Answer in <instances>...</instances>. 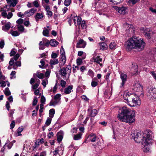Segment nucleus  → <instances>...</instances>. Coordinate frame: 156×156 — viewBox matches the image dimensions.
<instances>
[{
  "instance_id": "obj_1",
  "label": "nucleus",
  "mask_w": 156,
  "mask_h": 156,
  "mask_svg": "<svg viewBox=\"0 0 156 156\" xmlns=\"http://www.w3.org/2000/svg\"><path fill=\"white\" fill-rule=\"evenodd\" d=\"M118 117L122 122L128 123H132L135 119V112L128 108L124 106L119 109Z\"/></svg>"
},
{
  "instance_id": "obj_2",
  "label": "nucleus",
  "mask_w": 156,
  "mask_h": 156,
  "mask_svg": "<svg viewBox=\"0 0 156 156\" xmlns=\"http://www.w3.org/2000/svg\"><path fill=\"white\" fill-rule=\"evenodd\" d=\"M125 46L127 51H131L132 49L136 47V37H133L129 38L125 44Z\"/></svg>"
},
{
  "instance_id": "obj_3",
  "label": "nucleus",
  "mask_w": 156,
  "mask_h": 156,
  "mask_svg": "<svg viewBox=\"0 0 156 156\" xmlns=\"http://www.w3.org/2000/svg\"><path fill=\"white\" fill-rule=\"evenodd\" d=\"M147 96L150 99L156 98V88L153 87L150 88L147 91Z\"/></svg>"
},
{
  "instance_id": "obj_4",
  "label": "nucleus",
  "mask_w": 156,
  "mask_h": 156,
  "mask_svg": "<svg viewBox=\"0 0 156 156\" xmlns=\"http://www.w3.org/2000/svg\"><path fill=\"white\" fill-rule=\"evenodd\" d=\"M144 136H145L144 141H151V140H152L154 137L153 133L149 129H147L144 131Z\"/></svg>"
},
{
  "instance_id": "obj_5",
  "label": "nucleus",
  "mask_w": 156,
  "mask_h": 156,
  "mask_svg": "<svg viewBox=\"0 0 156 156\" xmlns=\"http://www.w3.org/2000/svg\"><path fill=\"white\" fill-rule=\"evenodd\" d=\"M71 66L70 65H68L66 67H63L61 69L59 72L61 74L63 77H66V75L68 74L69 75L71 73ZM64 78V77H63Z\"/></svg>"
},
{
  "instance_id": "obj_6",
  "label": "nucleus",
  "mask_w": 156,
  "mask_h": 156,
  "mask_svg": "<svg viewBox=\"0 0 156 156\" xmlns=\"http://www.w3.org/2000/svg\"><path fill=\"white\" fill-rule=\"evenodd\" d=\"M145 45V42L143 39H140L138 40L137 37V51H140L143 50Z\"/></svg>"
},
{
  "instance_id": "obj_7",
  "label": "nucleus",
  "mask_w": 156,
  "mask_h": 156,
  "mask_svg": "<svg viewBox=\"0 0 156 156\" xmlns=\"http://www.w3.org/2000/svg\"><path fill=\"white\" fill-rule=\"evenodd\" d=\"M152 143L151 141H144V142L143 144H142L144 145V147L143 148V150L144 152L147 153L150 152Z\"/></svg>"
},
{
  "instance_id": "obj_8",
  "label": "nucleus",
  "mask_w": 156,
  "mask_h": 156,
  "mask_svg": "<svg viewBox=\"0 0 156 156\" xmlns=\"http://www.w3.org/2000/svg\"><path fill=\"white\" fill-rule=\"evenodd\" d=\"M137 139H138L139 142L141 143L142 144H143L144 142V141L145 136H144V133L142 131H140L137 132Z\"/></svg>"
},
{
  "instance_id": "obj_9",
  "label": "nucleus",
  "mask_w": 156,
  "mask_h": 156,
  "mask_svg": "<svg viewBox=\"0 0 156 156\" xmlns=\"http://www.w3.org/2000/svg\"><path fill=\"white\" fill-rule=\"evenodd\" d=\"M143 87L140 83H137V97H143L144 96Z\"/></svg>"
},
{
  "instance_id": "obj_10",
  "label": "nucleus",
  "mask_w": 156,
  "mask_h": 156,
  "mask_svg": "<svg viewBox=\"0 0 156 156\" xmlns=\"http://www.w3.org/2000/svg\"><path fill=\"white\" fill-rule=\"evenodd\" d=\"M153 32L149 28H146L144 30V35L148 39H150L152 36Z\"/></svg>"
},
{
  "instance_id": "obj_11",
  "label": "nucleus",
  "mask_w": 156,
  "mask_h": 156,
  "mask_svg": "<svg viewBox=\"0 0 156 156\" xmlns=\"http://www.w3.org/2000/svg\"><path fill=\"white\" fill-rule=\"evenodd\" d=\"M120 75V78L122 80V83H121V87H122L123 86L126 81L127 80V75L125 74L124 73L122 72H119Z\"/></svg>"
},
{
  "instance_id": "obj_12",
  "label": "nucleus",
  "mask_w": 156,
  "mask_h": 156,
  "mask_svg": "<svg viewBox=\"0 0 156 156\" xmlns=\"http://www.w3.org/2000/svg\"><path fill=\"white\" fill-rule=\"evenodd\" d=\"M92 107H90L88 108L87 111L89 112L91 110L89 115L90 117H94L97 115L98 112L96 109H94L92 110Z\"/></svg>"
},
{
  "instance_id": "obj_13",
  "label": "nucleus",
  "mask_w": 156,
  "mask_h": 156,
  "mask_svg": "<svg viewBox=\"0 0 156 156\" xmlns=\"http://www.w3.org/2000/svg\"><path fill=\"white\" fill-rule=\"evenodd\" d=\"M126 27H127L129 28L128 29L126 30V31L127 32L129 33V34H133L135 32V30H134V28L132 25H129L127 23H126L125 25Z\"/></svg>"
},
{
  "instance_id": "obj_14",
  "label": "nucleus",
  "mask_w": 156,
  "mask_h": 156,
  "mask_svg": "<svg viewBox=\"0 0 156 156\" xmlns=\"http://www.w3.org/2000/svg\"><path fill=\"white\" fill-rule=\"evenodd\" d=\"M86 43L83 39H80L77 43L76 47L77 48H84L86 46Z\"/></svg>"
},
{
  "instance_id": "obj_15",
  "label": "nucleus",
  "mask_w": 156,
  "mask_h": 156,
  "mask_svg": "<svg viewBox=\"0 0 156 156\" xmlns=\"http://www.w3.org/2000/svg\"><path fill=\"white\" fill-rule=\"evenodd\" d=\"M37 9L34 8H32L29 10H27L24 12V14H27V16L30 17L33 15L36 11Z\"/></svg>"
},
{
  "instance_id": "obj_16",
  "label": "nucleus",
  "mask_w": 156,
  "mask_h": 156,
  "mask_svg": "<svg viewBox=\"0 0 156 156\" xmlns=\"http://www.w3.org/2000/svg\"><path fill=\"white\" fill-rule=\"evenodd\" d=\"M93 59L94 62H96L98 64H99L101 66H102L103 64L100 63L101 62H102V58H100L99 56H98L96 57H94Z\"/></svg>"
},
{
  "instance_id": "obj_17",
  "label": "nucleus",
  "mask_w": 156,
  "mask_h": 156,
  "mask_svg": "<svg viewBox=\"0 0 156 156\" xmlns=\"http://www.w3.org/2000/svg\"><path fill=\"white\" fill-rule=\"evenodd\" d=\"M11 26V23L9 22H8L2 27V30L4 31H7L9 29Z\"/></svg>"
},
{
  "instance_id": "obj_18",
  "label": "nucleus",
  "mask_w": 156,
  "mask_h": 156,
  "mask_svg": "<svg viewBox=\"0 0 156 156\" xmlns=\"http://www.w3.org/2000/svg\"><path fill=\"white\" fill-rule=\"evenodd\" d=\"M73 88V85H70L69 86L65 88L64 89V93L66 94H69L72 91H73L72 90Z\"/></svg>"
},
{
  "instance_id": "obj_19",
  "label": "nucleus",
  "mask_w": 156,
  "mask_h": 156,
  "mask_svg": "<svg viewBox=\"0 0 156 156\" xmlns=\"http://www.w3.org/2000/svg\"><path fill=\"white\" fill-rule=\"evenodd\" d=\"M127 9V7H119L118 12L121 14H125L126 12Z\"/></svg>"
},
{
  "instance_id": "obj_20",
  "label": "nucleus",
  "mask_w": 156,
  "mask_h": 156,
  "mask_svg": "<svg viewBox=\"0 0 156 156\" xmlns=\"http://www.w3.org/2000/svg\"><path fill=\"white\" fill-rule=\"evenodd\" d=\"M58 42L55 39H52L49 41L50 44L52 47H55L58 44Z\"/></svg>"
},
{
  "instance_id": "obj_21",
  "label": "nucleus",
  "mask_w": 156,
  "mask_h": 156,
  "mask_svg": "<svg viewBox=\"0 0 156 156\" xmlns=\"http://www.w3.org/2000/svg\"><path fill=\"white\" fill-rule=\"evenodd\" d=\"M59 62L58 61L57 59H51L50 61V64L51 65L52 68H53V65H55L58 64Z\"/></svg>"
},
{
  "instance_id": "obj_22",
  "label": "nucleus",
  "mask_w": 156,
  "mask_h": 156,
  "mask_svg": "<svg viewBox=\"0 0 156 156\" xmlns=\"http://www.w3.org/2000/svg\"><path fill=\"white\" fill-rule=\"evenodd\" d=\"M88 138L91 142H94L96 141V136L94 134L92 133L89 136Z\"/></svg>"
},
{
  "instance_id": "obj_23",
  "label": "nucleus",
  "mask_w": 156,
  "mask_h": 156,
  "mask_svg": "<svg viewBox=\"0 0 156 156\" xmlns=\"http://www.w3.org/2000/svg\"><path fill=\"white\" fill-rule=\"evenodd\" d=\"M132 67L131 71L132 73L133 72V73H132V75H134L136 73V63H133L132 64Z\"/></svg>"
},
{
  "instance_id": "obj_24",
  "label": "nucleus",
  "mask_w": 156,
  "mask_h": 156,
  "mask_svg": "<svg viewBox=\"0 0 156 156\" xmlns=\"http://www.w3.org/2000/svg\"><path fill=\"white\" fill-rule=\"evenodd\" d=\"M43 17L42 14L40 13H37L36 15L34 16V17L37 22L38 21V19H41Z\"/></svg>"
},
{
  "instance_id": "obj_25",
  "label": "nucleus",
  "mask_w": 156,
  "mask_h": 156,
  "mask_svg": "<svg viewBox=\"0 0 156 156\" xmlns=\"http://www.w3.org/2000/svg\"><path fill=\"white\" fill-rule=\"evenodd\" d=\"M62 132V131H59L57 133V140L58 143H60L62 140L63 138V136L62 135H59Z\"/></svg>"
},
{
  "instance_id": "obj_26",
  "label": "nucleus",
  "mask_w": 156,
  "mask_h": 156,
  "mask_svg": "<svg viewBox=\"0 0 156 156\" xmlns=\"http://www.w3.org/2000/svg\"><path fill=\"white\" fill-rule=\"evenodd\" d=\"M109 47L112 50L115 49L117 47V44L115 42H112L109 44Z\"/></svg>"
},
{
  "instance_id": "obj_27",
  "label": "nucleus",
  "mask_w": 156,
  "mask_h": 156,
  "mask_svg": "<svg viewBox=\"0 0 156 156\" xmlns=\"http://www.w3.org/2000/svg\"><path fill=\"white\" fill-rule=\"evenodd\" d=\"M100 49L102 50H104L105 48L107 47L106 44L104 42H101L100 43Z\"/></svg>"
},
{
  "instance_id": "obj_28",
  "label": "nucleus",
  "mask_w": 156,
  "mask_h": 156,
  "mask_svg": "<svg viewBox=\"0 0 156 156\" xmlns=\"http://www.w3.org/2000/svg\"><path fill=\"white\" fill-rule=\"evenodd\" d=\"M85 58V56L82 57V59L80 58H78L76 60V63L77 65L79 66L81 65L83 62V59H84Z\"/></svg>"
},
{
  "instance_id": "obj_29",
  "label": "nucleus",
  "mask_w": 156,
  "mask_h": 156,
  "mask_svg": "<svg viewBox=\"0 0 156 156\" xmlns=\"http://www.w3.org/2000/svg\"><path fill=\"white\" fill-rule=\"evenodd\" d=\"M123 0H110V2H112L113 4L117 5L120 4L123 1Z\"/></svg>"
},
{
  "instance_id": "obj_30",
  "label": "nucleus",
  "mask_w": 156,
  "mask_h": 156,
  "mask_svg": "<svg viewBox=\"0 0 156 156\" xmlns=\"http://www.w3.org/2000/svg\"><path fill=\"white\" fill-rule=\"evenodd\" d=\"M136 3V0H129L127 3L130 6H133Z\"/></svg>"
},
{
  "instance_id": "obj_31",
  "label": "nucleus",
  "mask_w": 156,
  "mask_h": 156,
  "mask_svg": "<svg viewBox=\"0 0 156 156\" xmlns=\"http://www.w3.org/2000/svg\"><path fill=\"white\" fill-rule=\"evenodd\" d=\"M37 76L40 79H43L44 78V74L42 73H40L38 71L37 72Z\"/></svg>"
},
{
  "instance_id": "obj_32",
  "label": "nucleus",
  "mask_w": 156,
  "mask_h": 156,
  "mask_svg": "<svg viewBox=\"0 0 156 156\" xmlns=\"http://www.w3.org/2000/svg\"><path fill=\"white\" fill-rule=\"evenodd\" d=\"M10 33L12 36L14 37L20 35V33L17 31L11 30Z\"/></svg>"
},
{
  "instance_id": "obj_33",
  "label": "nucleus",
  "mask_w": 156,
  "mask_h": 156,
  "mask_svg": "<svg viewBox=\"0 0 156 156\" xmlns=\"http://www.w3.org/2000/svg\"><path fill=\"white\" fill-rule=\"evenodd\" d=\"M55 113V110L53 108L51 109L49 111V117L51 118H52L53 117Z\"/></svg>"
},
{
  "instance_id": "obj_34",
  "label": "nucleus",
  "mask_w": 156,
  "mask_h": 156,
  "mask_svg": "<svg viewBox=\"0 0 156 156\" xmlns=\"http://www.w3.org/2000/svg\"><path fill=\"white\" fill-rule=\"evenodd\" d=\"M18 2V0H12L11 4L9 5L10 7H15Z\"/></svg>"
},
{
  "instance_id": "obj_35",
  "label": "nucleus",
  "mask_w": 156,
  "mask_h": 156,
  "mask_svg": "<svg viewBox=\"0 0 156 156\" xmlns=\"http://www.w3.org/2000/svg\"><path fill=\"white\" fill-rule=\"evenodd\" d=\"M62 57H61V59H64V61L63 63V66L66 63V57L65 55V52L64 51H63V52H62L61 53Z\"/></svg>"
},
{
  "instance_id": "obj_36",
  "label": "nucleus",
  "mask_w": 156,
  "mask_h": 156,
  "mask_svg": "<svg viewBox=\"0 0 156 156\" xmlns=\"http://www.w3.org/2000/svg\"><path fill=\"white\" fill-rule=\"evenodd\" d=\"M82 134L79 133L76 135H75L73 137V139L75 140H78L80 139L81 138Z\"/></svg>"
},
{
  "instance_id": "obj_37",
  "label": "nucleus",
  "mask_w": 156,
  "mask_h": 156,
  "mask_svg": "<svg viewBox=\"0 0 156 156\" xmlns=\"http://www.w3.org/2000/svg\"><path fill=\"white\" fill-rule=\"evenodd\" d=\"M131 136L132 138H133L135 141V142H136V133L135 131H133L132 132Z\"/></svg>"
},
{
  "instance_id": "obj_38",
  "label": "nucleus",
  "mask_w": 156,
  "mask_h": 156,
  "mask_svg": "<svg viewBox=\"0 0 156 156\" xmlns=\"http://www.w3.org/2000/svg\"><path fill=\"white\" fill-rule=\"evenodd\" d=\"M4 94L6 96H9L11 94V93L8 87H6L5 88L4 91Z\"/></svg>"
},
{
  "instance_id": "obj_39",
  "label": "nucleus",
  "mask_w": 156,
  "mask_h": 156,
  "mask_svg": "<svg viewBox=\"0 0 156 156\" xmlns=\"http://www.w3.org/2000/svg\"><path fill=\"white\" fill-rule=\"evenodd\" d=\"M72 16V15H71V17L72 18V19L73 20V22L74 23L75 25L76 26L77 25V23H76V22H77V20H78V16Z\"/></svg>"
},
{
  "instance_id": "obj_40",
  "label": "nucleus",
  "mask_w": 156,
  "mask_h": 156,
  "mask_svg": "<svg viewBox=\"0 0 156 156\" xmlns=\"http://www.w3.org/2000/svg\"><path fill=\"white\" fill-rule=\"evenodd\" d=\"M0 11H3L2 13V16L5 18H6V16H7V13L5 10H3V9L2 8L1 9V10Z\"/></svg>"
},
{
  "instance_id": "obj_41",
  "label": "nucleus",
  "mask_w": 156,
  "mask_h": 156,
  "mask_svg": "<svg viewBox=\"0 0 156 156\" xmlns=\"http://www.w3.org/2000/svg\"><path fill=\"white\" fill-rule=\"evenodd\" d=\"M58 102V101L56 100H55L54 101H53L52 100H51L49 103V106H55L57 104Z\"/></svg>"
},
{
  "instance_id": "obj_42",
  "label": "nucleus",
  "mask_w": 156,
  "mask_h": 156,
  "mask_svg": "<svg viewBox=\"0 0 156 156\" xmlns=\"http://www.w3.org/2000/svg\"><path fill=\"white\" fill-rule=\"evenodd\" d=\"M51 121V119L50 118L48 117L45 122V126H48L50 124Z\"/></svg>"
},
{
  "instance_id": "obj_43",
  "label": "nucleus",
  "mask_w": 156,
  "mask_h": 156,
  "mask_svg": "<svg viewBox=\"0 0 156 156\" xmlns=\"http://www.w3.org/2000/svg\"><path fill=\"white\" fill-rule=\"evenodd\" d=\"M19 31L23 32L24 30V27L23 26L18 25H17Z\"/></svg>"
},
{
  "instance_id": "obj_44",
  "label": "nucleus",
  "mask_w": 156,
  "mask_h": 156,
  "mask_svg": "<svg viewBox=\"0 0 156 156\" xmlns=\"http://www.w3.org/2000/svg\"><path fill=\"white\" fill-rule=\"evenodd\" d=\"M61 95L60 94H57L54 97V99L55 100H56L59 101L61 99L60 97Z\"/></svg>"
},
{
  "instance_id": "obj_45",
  "label": "nucleus",
  "mask_w": 156,
  "mask_h": 156,
  "mask_svg": "<svg viewBox=\"0 0 156 156\" xmlns=\"http://www.w3.org/2000/svg\"><path fill=\"white\" fill-rule=\"evenodd\" d=\"M49 32V30H48L46 29L43 30L42 33L45 36H48Z\"/></svg>"
},
{
  "instance_id": "obj_46",
  "label": "nucleus",
  "mask_w": 156,
  "mask_h": 156,
  "mask_svg": "<svg viewBox=\"0 0 156 156\" xmlns=\"http://www.w3.org/2000/svg\"><path fill=\"white\" fill-rule=\"evenodd\" d=\"M21 66V63L20 61H18L16 62L14 65H13V68L15 69V66L18 67V66Z\"/></svg>"
},
{
  "instance_id": "obj_47",
  "label": "nucleus",
  "mask_w": 156,
  "mask_h": 156,
  "mask_svg": "<svg viewBox=\"0 0 156 156\" xmlns=\"http://www.w3.org/2000/svg\"><path fill=\"white\" fill-rule=\"evenodd\" d=\"M71 3V0H65L64 2V4L66 6H69Z\"/></svg>"
},
{
  "instance_id": "obj_48",
  "label": "nucleus",
  "mask_w": 156,
  "mask_h": 156,
  "mask_svg": "<svg viewBox=\"0 0 156 156\" xmlns=\"http://www.w3.org/2000/svg\"><path fill=\"white\" fill-rule=\"evenodd\" d=\"M23 128L22 126L21 127H19L18 129L17 130V133H18V136H20L21 135L20 134V133L21 132L23 131Z\"/></svg>"
},
{
  "instance_id": "obj_49",
  "label": "nucleus",
  "mask_w": 156,
  "mask_h": 156,
  "mask_svg": "<svg viewBox=\"0 0 156 156\" xmlns=\"http://www.w3.org/2000/svg\"><path fill=\"white\" fill-rule=\"evenodd\" d=\"M58 54L52 52L51 55V58H52L56 59V58L58 56Z\"/></svg>"
},
{
  "instance_id": "obj_50",
  "label": "nucleus",
  "mask_w": 156,
  "mask_h": 156,
  "mask_svg": "<svg viewBox=\"0 0 156 156\" xmlns=\"http://www.w3.org/2000/svg\"><path fill=\"white\" fill-rule=\"evenodd\" d=\"M46 99L45 97L43 95H42L41 97V104H43V105L45 103Z\"/></svg>"
},
{
  "instance_id": "obj_51",
  "label": "nucleus",
  "mask_w": 156,
  "mask_h": 156,
  "mask_svg": "<svg viewBox=\"0 0 156 156\" xmlns=\"http://www.w3.org/2000/svg\"><path fill=\"white\" fill-rule=\"evenodd\" d=\"M24 20L23 19L20 18L16 21V23L18 24V25H20L23 23Z\"/></svg>"
},
{
  "instance_id": "obj_52",
  "label": "nucleus",
  "mask_w": 156,
  "mask_h": 156,
  "mask_svg": "<svg viewBox=\"0 0 156 156\" xmlns=\"http://www.w3.org/2000/svg\"><path fill=\"white\" fill-rule=\"evenodd\" d=\"M37 102V98L36 97H35L33 103V105L34 106L36 105Z\"/></svg>"
},
{
  "instance_id": "obj_53",
  "label": "nucleus",
  "mask_w": 156,
  "mask_h": 156,
  "mask_svg": "<svg viewBox=\"0 0 156 156\" xmlns=\"http://www.w3.org/2000/svg\"><path fill=\"white\" fill-rule=\"evenodd\" d=\"M4 41L3 40H1L0 41V48H2L4 47Z\"/></svg>"
},
{
  "instance_id": "obj_54",
  "label": "nucleus",
  "mask_w": 156,
  "mask_h": 156,
  "mask_svg": "<svg viewBox=\"0 0 156 156\" xmlns=\"http://www.w3.org/2000/svg\"><path fill=\"white\" fill-rule=\"evenodd\" d=\"M94 73L93 72V71L89 69L88 72V75L91 76L92 77H93L94 76Z\"/></svg>"
},
{
  "instance_id": "obj_55",
  "label": "nucleus",
  "mask_w": 156,
  "mask_h": 156,
  "mask_svg": "<svg viewBox=\"0 0 156 156\" xmlns=\"http://www.w3.org/2000/svg\"><path fill=\"white\" fill-rule=\"evenodd\" d=\"M66 83V82L63 80H62L61 81L60 85L62 87H65Z\"/></svg>"
},
{
  "instance_id": "obj_56",
  "label": "nucleus",
  "mask_w": 156,
  "mask_h": 156,
  "mask_svg": "<svg viewBox=\"0 0 156 156\" xmlns=\"http://www.w3.org/2000/svg\"><path fill=\"white\" fill-rule=\"evenodd\" d=\"M13 16V14L12 12H9L8 13V14H7V16L6 17V18H7L8 19H10Z\"/></svg>"
},
{
  "instance_id": "obj_57",
  "label": "nucleus",
  "mask_w": 156,
  "mask_h": 156,
  "mask_svg": "<svg viewBox=\"0 0 156 156\" xmlns=\"http://www.w3.org/2000/svg\"><path fill=\"white\" fill-rule=\"evenodd\" d=\"M98 83L97 82L92 81L91 83V86L93 87H95L98 85Z\"/></svg>"
},
{
  "instance_id": "obj_58",
  "label": "nucleus",
  "mask_w": 156,
  "mask_h": 156,
  "mask_svg": "<svg viewBox=\"0 0 156 156\" xmlns=\"http://www.w3.org/2000/svg\"><path fill=\"white\" fill-rule=\"evenodd\" d=\"M0 83L1 87H5L6 85V83L4 81H0Z\"/></svg>"
},
{
  "instance_id": "obj_59",
  "label": "nucleus",
  "mask_w": 156,
  "mask_h": 156,
  "mask_svg": "<svg viewBox=\"0 0 156 156\" xmlns=\"http://www.w3.org/2000/svg\"><path fill=\"white\" fill-rule=\"evenodd\" d=\"M13 58H12L10 61L9 62V64L10 66H13L14 65V61Z\"/></svg>"
},
{
  "instance_id": "obj_60",
  "label": "nucleus",
  "mask_w": 156,
  "mask_h": 156,
  "mask_svg": "<svg viewBox=\"0 0 156 156\" xmlns=\"http://www.w3.org/2000/svg\"><path fill=\"white\" fill-rule=\"evenodd\" d=\"M78 20H77V25L80 24L81 22V18L80 17H78Z\"/></svg>"
},
{
  "instance_id": "obj_61",
  "label": "nucleus",
  "mask_w": 156,
  "mask_h": 156,
  "mask_svg": "<svg viewBox=\"0 0 156 156\" xmlns=\"http://www.w3.org/2000/svg\"><path fill=\"white\" fill-rule=\"evenodd\" d=\"M33 4L37 8L39 6V4L38 3V1H34L33 2Z\"/></svg>"
},
{
  "instance_id": "obj_62",
  "label": "nucleus",
  "mask_w": 156,
  "mask_h": 156,
  "mask_svg": "<svg viewBox=\"0 0 156 156\" xmlns=\"http://www.w3.org/2000/svg\"><path fill=\"white\" fill-rule=\"evenodd\" d=\"M10 129H12L15 126V122L14 121H12L10 124Z\"/></svg>"
},
{
  "instance_id": "obj_63",
  "label": "nucleus",
  "mask_w": 156,
  "mask_h": 156,
  "mask_svg": "<svg viewBox=\"0 0 156 156\" xmlns=\"http://www.w3.org/2000/svg\"><path fill=\"white\" fill-rule=\"evenodd\" d=\"M20 56V55L19 54H17L15 56H14L13 58L14 60L16 61Z\"/></svg>"
},
{
  "instance_id": "obj_64",
  "label": "nucleus",
  "mask_w": 156,
  "mask_h": 156,
  "mask_svg": "<svg viewBox=\"0 0 156 156\" xmlns=\"http://www.w3.org/2000/svg\"><path fill=\"white\" fill-rule=\"evenodd\" d=\"M39 85L38 83H36L34 85H32V88L34 89H36L39 86Z\"/></svg>"
}]
</instances>
